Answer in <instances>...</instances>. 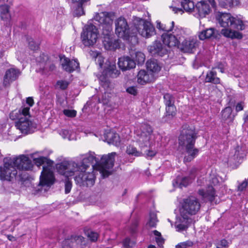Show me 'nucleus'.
<instances>
[{"instance_id": "37", "label": "nucleus", "mask_w": 248, "mask_h": 248, "mask_svg": "<svg viewBox=\"0 0 248 248\" xmlns=\"http://www.w3.org/2000/svg\"><path fill=\"white\" fill-rule=\"evenodd\" d=\"M72 1L73 2H77L80 5V7L78 8V9L80 12L78 13V15L79 16H81L84 15V13L82 8V6L89 4L90 0H72Z\"/></svg>"}, {"instance_id": "3", "label": "nucleus", "mask_w": 248, "mask_h": 248, "mask_svg": "<svg viewBox=\"0 0 248 248\" xmlns=\"http://www.w3.org/2000/svg\"><path fill=\"white\" fill-rule=\"evenodd\" d=\"M196 139L197 133L194 127L187 124L183 125L178 138V143L179 147L185 150L187 154L184 157L185 162L191 161L198 155L199 149L194 147Z\"/></svg>"}, {"instance_id": "10", "label": "nucleus", "mask_w": 248, "mask_h": 248, "mask_svg": "<svg viewBox=\"0 0 248 248\" xmlns=\"http://www.w3.org/2000/svg\"><path fill=\"white\" fill-rule=\"evenodd\" d=\"M115 33L117 36L127 41L132 44H136L138 42L136 37V31H134V26L129 27L126 19L121 16L115 21Z\"/></svg>"}, {"instance_id": "27", "label": "nucleus", "mask_w": 248, "mask_h": 248, "mask_svg": "<svg viewBox=\"0 0 248 248\" xmlns=\"http://www.w3.org/2000/svg\"><path fill=\"white\" fill-rule=\"evenodd\" d=\"M146 65L148 71L153 75L158 73L162 67L160 63L155 59H151L148 60Z\"/></svg>"}, {"instance_id": "7", "label": "nucleus", "mask_w": 248, "mask_h": 248, "mask_svg": "<svg viewBox=\"0 0 248 248\" xmlns=\"http://www.w3.org/2000/svg\"><path fill=\"white\" fill-rule=\"evenodd\" d=\"M153 132V129L149 124H142L140 128V133L137 134L139 137L137 141L141 151H138L136 147L129 145L127 147L126 153L128 155L135 156H140L142 155V151L145 148H151L155 143V137Z\"/></svg>"}, {"instance_id": "36", "label": "nucleus", "mask_w": 248, "mask_h": 248, "mask_svg": "<svg viewBox=\"0 0 248 248\" xmlns=\"http://www.w3.org/2000/svg\"><path fill=\"white\" fill-rule=\"evenodd\" d=\"M60 134L63 139H67L69 140L75 139V134L70 130L62 129L60 131Z\"/></svg>"}, {"instance_id": "23", "label": "nucleus", "mask_w": 248, "mask_h": 248, "mask_svg": "<svg viewBox=\"0 0 248 248\" xmlns=\"http://www.w3.org/2000/svg\"><path fill=\"white\" fill-rule=\"evenodd\" d=\"M118 64L122 71L130 70L136 66V62L129 56H123L119 58Z\"/></svg>"}, {"instance_id": "40", "label": "nucleus", "mask_w": 248, "mask_h": 248, "mask_svg": "<svg viewBox=\"0 0 248 248\" xmlns=\"http://www.w3.org/2000/svg\"><path fill=\"white\" fill-rule=\"evenodd\" d=\"M154 235L155 236V241L158 246L161 247L164 243V240L161 236V233L156 230L153 232Z\"/></svg>"}, {"instance_id": "15", "label": "nucleus", "mask_w": 248, "mask_h": 248, "mask_svg": "<svg viewBox=\"0 0 248 248\" xmlns=\"http://www.w3.org/2000/svg\"><path fill=\"white\" fill-rule=\"evenodd\" d=\"M116 155L115 152H112L107 155H103L101 158L100 157L98 166H100L102 168V174L104 177H107L109 175V172L107 170L113 168Z\"/></svg>"}, {"instance_id": "58", "label": "nucleus", "mask_w": 248, "mask_h": 248, "mask_svg": "<svg viewBox=\"0 0 248 248\" xmlns=\"http://www.w3.org/2000/svg\"><path fill=\"white\" fill-rule=\"evenodd\" d=\"M211 183L213 184L214 186H216L218 183V181L216 177H213L212 179Z\"/></svg>"}, {"instance_id": "45", "label": "nucleus", "mask_w": 248, "mask_h": 248, "mask_svg": "<svg viewBox=\"0 0 248 248\" xmlns=\"http://www.w3.org/2000/svg\"><path fill=\"white\" fill-rule=\"evenodd\" d=\"M29 46L30 48L33 50H37L38 48V45L36 44L31 38H27Z\"/></svg>"}, {"instance_id": "18", "label": "nucleus", "mask_w": 248, "mask_h": 248, "mask_svg": "<svg viewBox=\"0 0 248 248\" xmlns=\"http://www.w3.org/2000/svg\"><path fill=\"white\" fill-rule=\"evenodd\" d=\"M181 41V44H179L178 47L184 52L193 53L198 45L197 40L193 38L185 39L184 37Z\"/></svg>"}, {"instance_id": "50", "label": "nucleus", "mask_w": 248, "mask_h": 248, "mask_svg": "<svg viewBox=\"0 0 248 248\" xmlns=\"http://www.w3.org/2000/svg\"><path fill=\"white\" fill-rule=\"evenodd\" d=\"M66 177L68 178L69 177ZM72 186V184L71 182L69 181L68 178H67V179L65 181V193L66 194H68L70 192Z\"/></svg>"}, {"instance_id": "2", "label": "nucleus", "mask_w": 248, "mask_h": 248, "mask_svg": "<svg viewBox=\"0 0 248 248\" xmlns=\"http://www.w3.org/2000/svg\"><path fill=\"white\" fill-rule=\"evenodd\" d=\"M32 167L31 161L27 155H22L18 157H5L3 159V166H0V179L11 181L15 179L19 171L20 178L21 170H31Z\"/></svg>"}, {"instance_id": "61", "label": "nucleus", "mask_w": 248, "mask_h": 248, "mask_svg": "<svg viewBox=\"0 0 248 248\" xmlns=\"http://www.w3.org/2000/svg\"><path fill=\"white\" fill-rule=\"evenodd\" d=\"M137 226H138V224H137V222L134 223V229H132V231H133V232H135V231H136V227H137Z\"/></svg>"}, {"instance_id": "5", "label": "nucleus", "mask_w": 248, "mask_h": 248, "mask_svg": "<svg viewBox=\"0 0 248 248\" xmlns=\"http://www.w3.org/2000/svg\"><path fill=\"white\" fill-rule=\"evenodd\" d=\"M201 208L199 200L196 197L190 196L184 199L182 203L180 210L181 217L175 223L177 231L182 232L186 230L189 223V216L196 215Z\"/></svg>"}, {"instance_id": "24", "label": "nucleus", "mask_w": 248, "mask_h": 248, "mask_svg": "<svg viewBox=\"0 0 248 248\" xmlns=\"http://www.w3.org/2000/svg\"><path fill=\"white\" fill-rule=\"evenodd\" d=\"M154 75L150 72L148 73L145 70H140L137 75V82L141 85H144L155 80Z\"/></svg>"}, {"instance_id": "14", "label": "nucleus", "mask_w": 248, "mask_h": 248, "mask_svg": "<svg viewBox=\"0 0 248 248\" xmlns=\"http://www.w3.org/2000/svg\"><path fill=\"white\" fill-rule=\"evenodd\" d=\"M163 99L165 105V118L168 121L173 118L176 114V108L174 105L175 99L173 95L169 93L164 94Z\"/></svg>"}, {"instance_id": "48", "label": "nucleus", "mask_w": 248, "mask_h": 248, "mask_svg": "<svg viewBox=\"0 0 248 248\" xmlns=\"http://www.w3.org/2000/svg\"><path fill=\"white\" fill-rule=\"evenodd\" d=\"M145 149V148L142 151V152H144V153H143L142 155H145L146 157H152L154 156L156 154V151H155Z\"/></svg>"}, {"instance_id": "6", "label": "nucleus", "mask_w": 248, "mask_h": 248, "mask_svg": "<svg viewBox=\"0 0 248 248\" xmlns=\"http://www.w3.org/2000/svg\"><path fill=\"white\" fill-rule=\"evenodd\" d=\"M217 18L220 25L225 28L221 31V33L223 36L231 38L241 39L242 38L243 35L241 33L233 31V30L242 31L245 29V25L241 20L228 13H219Z\"/></svg>"}, {"instance_id": "60", "label": "nucleus", "mask_w": 248, "mask_h": 248, "mask_svg": "<svg viewBox=\"0 0 248 248\" xmlns=\"http://www.w3.org/2000/svg\"><path fill=\"white\" fill-rule=\"evenodd\" d=\"M6 1L9 4H12L13 0H0V2Z\"/></svg>"}, {"instance_id": "8", "label": "nucleus", "mask_w": 248, "mask_h": 248, "mask_svg": "<svg viewBox=\"0 0 248 248\" xmlns=\"http://www.w3.org/2000/svg\"><path fill=\"white\" fill-rule=\"evenodd\" d=\"M30 117L29 108H23L18 110H15L10 114L12 120H18L15 124L16 129L22 133L30 134L33 132L36 128V124L29 120Z\"/></svg>"}, {"instance_id": "29", "label": "nucleus", "mask_w": 248, "mask_h": 248, "mask_svg": "<svg viewBox=\"0 0 248 248\" xmlns=\"http://www.w3.org/2000/svg\"><path fill=\"white\" fill-rule=\"evenodd\" d=\"M198 193L200 195L202 196L203 198H206L211 202L214 201L216 196L215 189L212 186H208L206 192H205L203 189H199Z\"/></svg>"}, {"instance_id": "62", "label": "nucleus", "mask_w": 248, "mask_h": 248, "mask_svg": "<svg viewBox=\"0 0 248 248\" xmlns=\"http://www.w3.org/2000/svg\"><path fill=\"white\" fill-rule=\"evenodd\" d=\"M108 98H103V103L106 104L108 102Z\"/></svg>"}, {"instance_id": "17", "label": "nucleus", "mask_w": 248, "mask_h": 248, "mask_svg": "<svg viewBox=\"0 0 248 248\" xmlns=\"http://www.w3.org/2000/svg\"><path fill=\"white\" fill-rule=\"evenodd\" d=\"M40 61L37 60V65L44 74H46L55 69V65L48 60L46 56L43 54L40 56Z\"/></svg>"}, {"instance_id": "34", "label": "nucleus", "mask_w": 248, "mask_h": 248, "mask_svg": "<svg viewBox=\"0 0 248 248\" xmlns=\"http://www.w3.org/2000/svg\"><path fill=\"white\" fill-rule=\"evenodd\" d=\"M181 5L186 12H191L193 10L195 11L194 3L190 0H183L181 2Z\"/></svg>"}, {"instance_id": "30", "label": "nucleus", "mask_w": 248, "mask_h": 248, "mask_svg": "<svg viewBox=\"0 0 248 248\" xmlns=\"http://www.w3.org/2000/svg\"><path fill=\"white\" fill-rule=\"evenodd\" d=\"M205 82L215 84L220 83V78L217 77V72L214 71V68H212L211 70L207 72L205 78Z\"/></svg>"}, {"instance_id": "1", "label": "nucleus", "mask_w": 248, "mask_h": 248, "mask_svg": "<svg viewBox=\"0 0 248 248\" xmlns=\"http://www.w3.org/2000/svg\"><path fill=\"white\" fill-rule=\"evenodd\" d=\"M89 165L83 163L78 165L73 161H64L56 165V169L59 173L65 177H71L77 175L75 177V181L80 185L91 186L94 185L95 176L93 173L87 172L86 170Z\"/></svg>"}, {"instance_id": "59", "label": "nucleus", "mask_w": 248, "mask_h": 248, "mask_svg": "<svg viewBox=\"0 0 248 248\" xmlns=\"http://www.w3.org/2000/svg\"><path fill=\"white\" fill-rule=\"evenodd\" d=\"M214 68V69L215 68H218V69L220 70V72H221V73L224 72V68L220 65H219L218 66L215 67Z\"/></svg>"}, {"instance_id": "22", "label": "nucleus", "mask_w": 248, "mask_h": 248, "mask_svg": "<svg viewBox=\"0 0 248 248\" xmlns=\"http://www.w3.org/2000/svg\"><path fill=\"white\" fill-rule=\"evenodd\" d=\"M20 75V71L16 68H11L5 73L3 79V84L5 86L9 85L11 82L16 80Z\"/></svg>"}, {"instance_id": "57", "label": "nucleus", "mask_w": 248, "mask_h": 248, "mask_svg": "<svg viewBox=\"0 0 248 248\" xmlns=\"http://www.w3.org/2000/svg\"><path fill=\"white\" fill-rule=\"evenodd\" d=\"M228 242L225 239H223L220 241V245L222 247H226L228 246Z\"/></svg>"}, {"instance_id": "21", "label": "nucleus", "mask_w": 248, "mask_h": 248, "mask_svg": "<svg viewBox=\"0 0 248 248\" xmlns=\"http://www.w3.org/2000/svg\"><path fill=\"white\" fill-rule=\"evenodd\" d=\"M62 66L64 70L71 73L79 68V62L76 60H70L64 57L61 59Z\"/></svg>"}, {"instance_id": "55", "label": "nucleus", "mask_w": 248, "mask_h": 248, "mask_svg": "<svg viewBox=\"0 0 248 248\" xmlns=\"http://www.w3.org/2000/svg\"><path fill=\"white\" fill-rule=\"evenodd\" d=\"M243 108H244L243 103L242 102H240V103H238V104H237L236 107H235V109L237 112H238V111L242 110L243 109Z\"/></svg>"}, {"instance_id": "56", "label": "nucleus", "mask_w": 248, "mask_h": 248, "mask_svg": "<svg viewBox=\"0 0 248 248\" xmlns=\"http://www.w3.org/2000/svg\"><path fill=\"white\" fill-rule=\"evenodd\" d=\"M164 25L165 24L161 23L159 21H156V27L159 30L163 31V28L164 27Z\"/></svg>"}, {"instance_id": "16", "label": "nucleus", "mask_w": 248, "mask_h": 248, "mask_svg": "<svg viewBox=\"0 0 248 248\" xmlns=\"http://www.w3.org/2000/svg\"><path fill=\"white\" fill-rule=\"evenodd\" d=\"M54 177L52 171L47 167L43 166L40 178V185L49 187L54 183Z\"/></svg>"}, {"instance_id": "46", "label": "nucleus", "mask_w": 248, "mask_h": 248, "mask_svg": "<svg viewBox=\"0 0 248 248\" xmlns=\"http://www.w3.org/2000/svg\"><path fill=\"white\" fill-rule=\"evenodd\" d=\"M134 244L129 238H125L123 241V245L124 248H131Z\"/></svg>"}, {"instance_id": "28", "label": "nucleus", "mask_w": 248, "mask_h": 248, "mask_svg": "<svg viewBox=\"0 0 248 248\" xmlns=\"http://www.w3.org/2000/svg\"><path fill=\"white\" fill-rule=\"evenodd\" d=\"M192 180L189 176H186L181 177L178 176L176 178L173 180L172 185L175 187H180L182 188L183 187H186Z\"/></svg>"}, {"instance_id": "35", "label": "nucleus", "mask_w": 248, "mask_h": 248, "mask_svg": "<svg viewBox=\"0 0 248 248\" xmlns=\"http://www.w3.org/2000/svg\"><path fill=\"white\" fill-rule=\"evenodd\" d=\"M158 219L156 214L155 213H151L150 214L149 219L146 223V226L150 228H155Z\"/></svg>"}, {"instance_id": "9", "label": "nucleus", "mask_w": 248, "mask_h": 248, "mask_svg": "<svg viewBox=\"0 0 248 248\" xmlns=\"http://www.w3.org/2000/svg\"><path fill=\"white\" fill-rule=\"evenodd\" d=\"M97 62L99 66L103 68L102 74L99 78L100 84L104 88L109 87V78H116L120 74V70L116 68L115 62L112 60H107L104 64V58L101 56L97 57Z\"/></svg>"}, {"instance_id": "25", "label": "nucleus", "mask_w": 248, "mask_h": 248, "mask_svg": "<svg viewBox=\"0 0 248 248\" xmlns=\"http://www.w3.org/2000/svg\"><path fill=\"white\" fill-rule=\"evenodd\" d=\"M195 11L197 12L200 17L203 18L210 13L211 9L208 3L200 1L196 4Z\"/></svg>"}, {"instance_id": "4", "label": "nucleus", "mask_w": 248, "mask_h": 248, "mask_svg": "<svg viewBox=\"0 0 248 248\" xmlns=\"http://www.w3.org/2000/svg\"><path fill=\"white\" fill-rule=\"evenodd\" d=\"M94 20L97 21L102 28V42L106 50H114L119 47L118 40L112 37V18L111 13L104 12L97 14Z\"/></svg>"}, {"instance_id": "49", "label": "nucleus", "mask_w": 248, "mask_h": 248, "mask_svg": "<svg viewBox=\"0 0 248 248\" xmlns=\"http://www.w3.org/2000/svg\"><path fill=\"white\" fill-rule=\"evenodd\" d=\"M47 160V159L46 157L42 156L34 159V161L37 166H40L43 165L45 162H46Z\"/></svg>"}, {"instance_id": "63", "label": "nucleus", "mask_w": 248, "mask_h": 248, "mask_svg": "<svg viewBox=\"0 0 248 248\" xmlns=\"http://www.w3.org/2000/svg\"><path fill=\"white\" fill-rule=\"evenodd\" d=\"M148 248H156V247L154 245H150L148 246Z\"/></svg>"}, {"instance_id": "11", "label": "nucleus", "mask_w": 248, "mask_h": 248, "mask_svg": "<svg viewBox=\"0 0 248 248\" xmlns=\"http://www.w3.org/2000/svg\"><path fill=\"white\" fill-rule=\"evenodd\" d=\"M98 36L96 27L91 23H88L81 33V42L85 46H93L96 43Z\"/></svg>"}, {"instance_id": "20", "label": "nucleus", "mask_w": 248, "mask_h": 248, "mask_svg": "<svg viewBox=\"0 0 248 248\" xmlns=\"http://www.w3.org/2000/svg\"><path fill=\"white\" fill-rule=\"evenodd\" d=\"M198 36L201 40H204L208 39L219 38L220 35L217 30L214 28H209L200 31Z\"/></svg>"}, {"instance_id": "32", "label": "nucleus", "mask_w": 248, "mask_h": 248, "mask_svg": "<svg viewBox=\"0 0 248 248\" xmlns=\"http://www.w3.org/2000/svg\"><path fill=\"white\" fill-rule=\"evenodd\" d=\"M106 140L109 143L118 146L120 143V139L118 134L113 132H108L105 136Z\"/></svg>"}, {"instance_id": "41", "label": "nucleus", "mask_w": 248, "mask_h": 248, "mask_svg": "<svg viewBox=\"0 0 248 248\" xmlns=\"http://www.w3.org/2000/svg\"><path fill=\"white\" fill-rule=\"evenodd\" d=\"M135 59L138 64H141L144 62L145 56L143 53L137 52L135 53Z\"/></svg>"}, {"instance_id": "42", "label": "nucleus", "mask_w": 248, "mask_h": 248, "mask_svg": "<svg viewBox=\"0 0 248 248\" xmlns=\"http://www.w3.org/2000/svg\"><path fill=\"white\" fill-rule=\"evenodd\" d=\"M86 235L88 238L92 242H95L97 240L98 238V234L96 232L92 231H89L86 233Z\"/></svg>"}, {"instance_id": "54", "label": "nucleus", "mask_w": 248, "mask_h": 248, "mask_svg": "<svg viewBox=\"0 0 248 248\" xmlns=\"http://www.w3.org/2000/svg\"><path fill=\"white\" fill-rule=\"evenodd\" d=\"M197 171V169L196 168H192L189 172V177L194 179L196 176V174Z\"/></svg>"}, {"instance_id": "44", "label": "nucleus", "mask_w": 248, "mask_h": 248, "mask_svg": "<svg viewBox=\"0 0 248 248\" xmlns=\"http://www.w3.org/2000/svg\"><path fill=\"white\" fill-rule=\"evenodd\" d=\"M63 112L65 116L71 118L75 117L77 114V111L74 109H65L63 110Z\"/></svg>"}, {"instance_id": "64", "label": "nucleus", "mask_w": 248, "mask_h": 248, "mask_svg": "<svg viewBox=\"0 0 248 248\" xmlns=\"http://www.w3.org/2000/svg\"><path fill=\"white\" fill-rule=\"evenodd\" d=\"M209 1H210V2L211 3V4H212V5H214V3H215V1H214V0H209Z\"/></svg>"}, {"instance_id": "39", "label": "nucleus", "mask_w": 248, "mask_h": 248, "mask_svg": "<svg viewBox=\"0 0 248 248\" xmlns=\"http://www.w3.org/2000/svg\"><path fill=\"white\" fill-rule=\"evenodd\" d=\"M69 85V82L66 80H60L57 81L55 84V88L62 90H65Z\"/></svg>"}, {"instance_id": "13", "label": "nucleus", "mask_w": 248, "mask_h": 248, "mask_svg": "<svg viewBox=\"0 0 248 248\" xmlns=\"http://www.w3.org/2000/svg\"><path fill=\"white\" fill-rule=\"evenodd\" d=\"M184 31L176 27L174 31L170 33L164 32L161 35V38L164 45L169 47L178 46L184 38Z\"/></svg>"}, {"instance_id": "53", "label": "nucleus", "mask_w": 248, "mask_h": 248, "mask_svg": "<svg viewBox=\"0 0 248 248\" xmlns=\"http://www.w3.org/2000/svg\"><path fill=\"white\" fill-rule=\"evenodd\" d=\"M247 186L248 182L246 180H245L238 186V190L239 191H242L246 188Z\"/></svg>"}, {"instance_id": "38", "label": "nucleus", "mask_w": 248, "mask_h": 248, "mask_svg": "<svg viewBox=\"0 0 248 248\" xmlns=\"http://www.w3.org/2000/svg\"><path fill=\"white\" fill-rule=\"evenodd\" d=\"M194 243L188 240L187 241L178 243L175 246V248H190L193 247Z\"/></svg>"}, {"instance_id": "26", "label": "nucleus", "mask_w": 248, "mask_h": 248, "mask_svg": "<svg viewBox=\"0 0 248 248\" xmlns=\"http://www.w3.org/2000/svg\"><path fill=\"white\" fill-rule=\"evenodd\" d=\"M82 156V161L79 163H77L78 165H81L83 163L87 164L88 163H91L97 165L99 164L100 156H97L94 152H90Z\"/></svg>"}, {"instance_id": "19", "label": "nucleus", "mask_w": 248, "mask_h": 248, "mask_svg": "<svg viewBox=\"0 0 248 248\" xmlns=\"http://www.w3.org/2000/svg\"><path fill=\"white\" fill-rule=\"evenodd\" d=\"M149 52L155 56L162 57L167 54L168 50L163 46L160 41H155L151 45L148 46Z\"/></svg>"}, {"instance_id": "51", "label": "nucleus", "mask_w": 248, "mask_h": 248, "mask_svg": "<svg viewBox=\"0 0 248 248\" xmlns=\"http://www.w3.org/2000/svg\"><path fill=\"white\" fill-rule=\"evenodd\" d=\"M26 104L27 105H24L20 108H29V109H30V107L32 106L34 104L33 99L32 97H28L26 100Z\"/></svg>"}, {"instance_id": "31", "label": "nucleus", "mask_w": 248, "mask_h": 248, "mask_svg": "<svg viewBox=\"0 0 248 248\" xmlns=\"http://www.w3.org/2000/svg\"><path fill=\"white\" fill-rule=\"evenodd\" d=\"M10 6L7 4L0 5V16L1 19L5 21H9L11 19Z\"/></svg>"}, {"instance_id": "52", "label": "nucleus", "mask_w": 248, "mask_h": 248, "mask_svg": "<svg viewBox=\"0 0 248 248\" xmlns=\"http://www.w3.org/2000/svg\"><path fill=\"white\" fill-rule=\"evenodd\" d=\"M126 92L133 95H136L137 94V90L134 86H130L126 89Z\"/></svg>"}, {"instance_id": "33", "label": "nucleus", "mask_w": 248, "mask_h": 248, "mask_svg": "<svg viewBox=\"0 0 248 248\" xmlns=\"http://www.w3.org/2000/svg\"><path fill=\"white\" fill-rule=\"evenodd\" d=\"M83 237L81 236L71 235L70 238L65 239L62 242V248H72L74 241L81 240Z\"/></svg>"}, {"instance_id": "43", "label": "nucleus", "mask_w": 248, "mask_h": 248, "mask_svg": "<svg viewBox=\"0 0 248 248\" xmlns=\"http://www.w3.org/2000/svg\"><path fill=\"white\" fill-rule=\"evenodd\" d=\"M232 112V108L230 107H228L225 108L222 111V117L225 119H227L229 118Z\"/></svg>"}, {"instance_id": "12", "label": "nucleus", "mask_w": 248, "mask_h": 248, "mask_svg": "<svg viewBox=\"0 0 248 248\" xmlns=\"http://www.w3.org/2000/svg\"><path fill=\"white\" fill-rule=\"evenodd\" d=\"M134 31H136V37L138 33L145 38H149L155 34V29L153 25L148 21L142 18L136 17L133 21Z\"/></svg>"}, {"instance_id": "47", "label": "nucleus", "mask_w": 248, "mask_h": 248, "mask_svg": "<svg viewBox=\"0 0 248 248\" xmlns=\"http://www.w3.org/2000/svg\"><path fill=\"white\" fill-rule=\"evenodd\" d=\"M174 22L173 21L171 22L170 26L165 24L164 27L163 28V31L164 32H170L174 31Z\"/></svg>"}]
</instances>
